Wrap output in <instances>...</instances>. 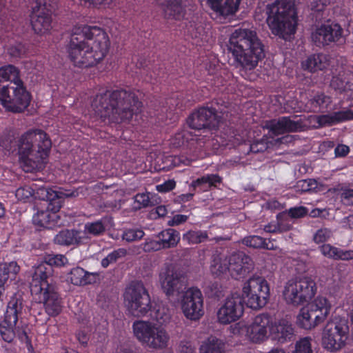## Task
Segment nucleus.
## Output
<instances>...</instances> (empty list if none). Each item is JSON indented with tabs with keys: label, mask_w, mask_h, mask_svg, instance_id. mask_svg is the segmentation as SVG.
Masks as SVG:
<instances>
[{
	"label": "nucleus",
	"mask_w": 353,
	"mask_h": 353,
	"mask_svg": "<svg viewBox=\"0 0 353 353\" xmlns=\"http://www.w3.org/2000/svg\"><path fill=\"white\" fill-rule=\"evenodd\" d=\"M110 41L106 32L97 27H75L70 36L68 51L74 65L79 68L92 67L106 55Z\"/></svg>",
	"instance_id": "nucleus-1"
},
{
	"label": "nucleus",
	"mask_w": 353,
	"mask_h": 353,
	"mask_svg": "<svg viewBox=\"0 0 353 353\" xmlns=\"http://www.w3.org/2000/svg\"><path fill=\"white\" fill-rule=\"evenodd\" d=\"M134 93L125 90L106 91L95 96L92 108L103 121L121 123L130 121L141 107Z\"/></svg>",
	"instance_id": "nucleus-2"
},
{
	"label": "nucleus",
	"mask_w": 353,
	"mask_h": 353,
	"mask_svg": "<svg viewBox=\"0 0 353 353\" xmlns=\"http://www.w3.org/2000/svg\"><path fill=\"white\" fill-rule=\"evenodd\" d=\"M264 46L254 30L239 28L230 35L228 50L246 70L255 68L264 57Z\"/></svg>",
	"instance_id": "nucleus-3"
},
{
	"label": "nucleus",
	"mask_w": 353,
	"mask_h": 353,
	"mask_svg": "<svg viewBox=\"0 0 353 353\" xmlns=\"http://www.w3.org/2000/svg\"><path fill=\"white\" fill-rule=\"evenodd\" d=\"M265 12L272 34L287 40L295 33L297 14L294 0H276L267 5Z\"/></svg>",
	"instance_id": "nucleus-4"
},
{
	"label": "nucleus",
	"mask_w": 353,
	"mask_h": 353,
	"mask_svg": "<svg viewBox=\"0 0 353 353\" xmlns=\"http://www.w3.org/2000/svg\"><path fill=\"white\" fill-rule=\"evenodd\" d=\"M132 328L134 336L145 347L156 350L168 347L170 335L163 327L148 321H137Z\"/></svg>",
	"instance_id": "nucleus-5"
},
{
	"label": "nucleus",
	"mask_w": 353,
	"mask_h": 353,
	"mask_svg": "<svg viewBox=\"0 0 353 353\" xmlns=\"http://www.w3.org/2000/svg\"><path fill=\"white\" fill-rule=\"evenodd\" d=\"M125 306L128 313L135 317H143L151 310L150 294L141 281H132L123 294Z\"/></svg>",
	"instance_id": "nucleus-6"
},
{
	"label": "nucleus",
	"mask_w": 353,
	"mask_h": 353,
	"mask_svg": "<svg viewBox=\"0 0 353 353\" xmlns=\"http://www.w3.org/2000/svg\"><path fill=\"white\" fill-rule=\"evenodd\" d=\"M349 338L347 320L335 318L325 325L322 334L321 344L330 352H337L346 345Z\"/></svg>",
	"instance_id": "nucleus-7"
},
{
	"label": "nucleus",
	"mask_w": 353,
	"mask_h": 353,
	"mask_svg": "<svg viewBox=\"0 0 353 353\" xmlns=\"http://www.w3.org/2000/svg\"><path fill=\"white\" fill-rule=\"evenodd\" d=\"M0 101L6 110L12 112H21L28 108L30 102V94L24 87L19 74L16 81L10 82L9 86L0 96Z\"/></svg>",
	"instance_id": "nucleus-8"
},
{
	"label": "nucleus",
	"mask_w": 353,
	"mask_h": 353,
	"mask_svg": "<svg viewBox=\"0 0 353 353\" xmlns=\"http://www.w3.org/2000/svg\"><path fill=\"white\" fill-rule=\"evenodd\" d=\"M159 283L168 299H179L188 290V279L179 268L169 265L159 273Z\"/></svg>",
	"instance_id": "nucleus-9"
},
{
	"label": "nucleus",
	"mask_w": 353,
	"mask_h": 353,
	"mask_svg": "<svg viewBox=\"0 0 353 353\" xmlns=\"http://www.w3.org/2000/svg\"><path fill=\"white\" fill-rule=\"evenodd\" d=\"M316 292V284L310 278L303 277L288 281L283 296L288 304L299 305L310 301Z\"/></svg>",
	"instance_id": "nucleus-10"
},
{
	"label": "nucleus",
	"mask_w": 353,
	"mask_h": 353,
	"mask_svg": "<svg viewBox=\"0 0 353 353\" xmlns=\"http://www.w3.org/2000/svg\"><path fill=\"white\" fill-rule=\"evenodd\" d=\"M243 296L248 307L258 310L266 305L270 297V286L262 276H253L243 288Z\"/></svg>",
	"instance_id": "nucleus-11"
},
{
	"label": "nucleus",
	"mask_w": 353,
	"mask_h": 353,
	"mask_svg": "<svg viewBox=\"0 0 353 353\" xmlns=\"http://www.w3.org/2000/svg\"><path fill=\"white\" fill-rule=\"evenodd\" d=\"M330 312L327 300L325 298L318 297L307 307L301 310L297 316L298 325L305 330H311L326 319Z\"/></svg>",
	"instance_id": "nucleus-12"
},
{
	"label": "nucleus",
	"mask_w": 353,
	"mask_h": 353,
	"mask_svg": "<svg viewBox=\"0 0 353 353\" xmlns=\"http://www.w3.org/2000/svg\"><path fill=\"white\" fill-rule=\"evenodd\" d=\"M24 310L21 296H14L9 301L3 321L0 323V334L6 342H12L15 337V326Z\"/></svg>",
	"instance_id": "nucleus-13"
},
{
	"label": "nucleus",
	"mask_w": 353,
	"mask_h": 353,
	"mask_svg": "<svg viewBox=\"0 0 353 353\" xmlns=\"http://www.w3.org/2000/svg\"><path fill=\"white\" fill-rule=\"evenodd\" d=\"M51 145V141L47 134L41 130L27 132L17 141L19 156L41 148L50 150Z\"/></svg>",
	"instance_id": "nucleus-14"
},
{
	"label": "nucleus",
	"mask_w": 353,
	"mask_h": 353,
	"mask_svg": "<svg viewBox=\"0 0 353 353\" xmlns=\"http://www.w3.org/2000/svg\"><path fill=\"white\" fill-rule=\"evenodd\" d=\"M180 297L181 309L186 318L196 321L203 315V297L199 289L190 288Z\"/></svg>",
	"instance_id": "nucleus-15"
},
{
	"label": "nucleus",
	"mask_w": 353,
	"mask_h": 353,
	"mask_svg": "<svg viewBox=\"0 0 353 353\" xmlns=\"http://www.w3.org/2000/svg\"><path fill=\"white\" fill-rule=\"evenodd\" d=\"M243 297L237 294H232L225 299L224 304L217 312V318L222 324H228L238 320L243 314Z\"/></svg>",
	"instance_id": "nucleus-16"
},
{
	"label": "nucleus",
	"mask_w": 353,
	"mask_h": 353,
	"mask_svg": "<svg viewBox=\"0 0 353 353\" xmlns=\"http://www.w3.org/2000/svg\"><path fill=\"white\" fill-rule=\"evenodd\" d=\"M79 195L77 190H54L50 188L41 187L35 190L34 196L48 203L47 209L51 210L54 213L58 212L62 206L65 198L76 197Z\"/></svg>",
	"instance_id": "nucleus-17"
},
{
	"label": "nucleus",
	"mask_w": 353,
	"mask_h": 353,
	"mask_svg": "<svg viewBox=\"0 0 353 353\" xmlns=\"http://www.w3.org/2000/svg\"><path fill=\"white\" fill-rule=\"evenodd\" d=\"M217 112L214 108H200L188 118L187 123L190 128L198 130L216 128L220 121Z\"/></svg>",
	"instance_id": "nucleus-18"
},
{
	"label": "nucleus",
	"mask_w": 353,
	"mask_h": 353,
	"mask_svg": "<svg viewBox=\"0 0 353 353\" xmlns=\"http://www.w3.org/2000/svg\"><path fill=\"white\" fill-rule=\"evenodd\" d=\"M54 268L46 263L42 262L35 267L30 283L31 294H37L39 290H44L55 285L53 277Z\"/></svg>",
	"instance_id": "nucleus-19"
},
{
	"label": "nucleus",
	"mask_w": 353,
	"mask_h": 353,
	"mask_svg": "<svg viewBox=\"0 0 353 353\" xmlns=\"http://www.w3.org/2000/svg\"><path fill=\"white\" fill-rule=\"evenodd\" d=\"M272 322L270 316L261 314L255 316L253 322L245 327V335L253 343H259L268 338V333L271 332Z\"/></svg>",
	"instance_id": "nucleus-20"
},
{
	"label": "nucleus",
	"mask_w": 353,
	"mask_h": 353,
	"mask_svg": "<svg viewBox=\"0 0 353 353\" xmlns=\"http://www.w3.org/2000/svg\"><path fill=\"white\" fill-rule=\"evenodd\" d=\"M43 290H39L37 294L32 296L35 301L43 304L46 312L50 316H57L61 311V305L56 285Z\"/></svg>",
	"instance_id": "nucleus-21"
},
{
	"label": "nucleus",
	"mask_w": 353,
	"mask_h": 353,
	"mask_svg": "<svg viewBox=\"0 0 353 353\" xmlns=\"http://www.w3.org/2000/svg\"><path fill=\"white\" fill-rule=\"evenodd\" d=\"M265 128L274 135L277 136L285 133L303 131L305 125L301 119L294 121L290 117H283L278 119L267 121Z\"/></svg>",
	"instance_id": "nucleus-22"
},
{
	"label": "nucleus",
	"mask_w": 353,
	"mask_h": 353,
	"mask_svg": "<svg viewBox=\"0 0 353 353\" xmlns=\"http://www.w3.org/2000/svg\"><path fill=\"white\" fill-rule=\"evenodd\" d=\"M342 35V28L339 24H325L317 28L312 34V40L321 47L338 41Z\"/></svg>",
	"instance_id": "nucleus-23"
},
{
	"label": "nucleus",
	"mask_w": 353,
	"mask_h": 353,
	"mask_svg": "<svg viewBox=\"0 0 353 353\" xmlns=\"http://www.w3.org/2000/svg\"><path fill=\"white\" fill-rule=\"evenodd\" d=\"M49 150L41 148L26 154L19 156V163L26 172H34L42 170L46 164Z\"/></svg>",
	"instance_id": "nucleus-24"
},
{
	"label": "nucleus",
	"mask_w": 353,
	"mask_h": 353,
	"mask_svg": "<svg viewBox=\"0 0 353 353\" xmlns=\"http://www.w3.org/2000/svg\"><path fill=\"white\" fill-rule=\"evenodd\" d=\"M229 257L230 274L235 279L243 276L254 268L252 259L243 252L233 253Z\"/></svg>",
	"instance_id": "nucleus-25"
},
{
	"label": "nucleus",
	"mask_w": 353,
	"mask_h": 353,
	"mask_svg": "<svg viewBox=\"0 0 353 353\" xmlns=\"http://www.w3.org/2000/svg\"><path fill=\"white\" fill-rule=\"evenodd\" d=\"M159 241H152L148 245V250L150 248L158 250L161 248H170L175 247L180 240L179 233L172 229L169 228L160 232L158 235Z\"/></svg>",
	"instance_id": "nucleus-26"
},
{
	"label": "nucleus",
	"mask_w": 353,
	"mask_h": 353,
	"mask_svg": "<svg viewBox=\"0 0 353 353\" xmlns=\"http://www.w3.org/2000/svg\"><path fill=\"white\" fill-rule=\"evenodd\" d=\"M161 7L163 16L168 19L180 20L184 17L185 10L181 0H156Z\"/></svg>",
	"instance_id": "nucleus-27"
},
{
	"label": "nucleus",
	"mask_w": 353,
	"mask_h": 353,
	"mask_svg": "<svg viewBox=\"0 0 353 353\" xmlns=\"http://www.w3.org/2000/svg\"><path fill=\"white\" fill-rule=\"evenodd\" d=\"M52 14L41 10H33L31 15V24L37 34H44L52 28Z\"/></svg>",
	"instance_id": "nucleus-28"
},
{
	"label": "nucleus",
	"mask_w": 353,
	"mask_h": 353,
	"mask_svg": "<svg viewBox=\"0 0 353 353\" xmlns=\"http://www.w3.org/2000/svg\"><path fill=\"white\" fill-rule=\"evenodd\" d=\"M210 8L221 16L227 17L238 10L240 0H208Z\"/></svg>",
	"instance_id": "nucleus-29"
},
{
	"label": "nucleus",
	"mask_w": 353,
	"mask_h": 353,
	"mask_svg": "<svg viewBox=\"0 0 353 353\" xmlns=\"http://www.w3.org/2000/svg\"><path fill=\"white\" fill-rule=\"evenodd\" d=\"M271 332L280 343L291 340L294 336L292 325L285 319H281L271 326Z\"/></svg>",
	"instance_id": "nucleus-30"
},
{
	"label": "nucleus",
	"mask_w": 353,
	"mask_h": 353,
	"mask_svg": "<svg viewBox=\"0 0 353 353\" xmlns=\"http://www.w3.org/2000/svg\"><path fill=\"white\" fill-rule=\"evenodd\" d=\"M54 242L60 245H74L81 243L79 232L74 230H63L54 238Z\"/></svg>",
	"instance_id": "nucleus-31"
},
{
	"label": "nucleus",
	"mask_w": 353,
	"mask_h": 353,
	"mask_svg": "<svg viewBox=\"0 0 353 353\" xmlns=\"http://www.w3.org/2000/svg\"><path fill=\"white\" fill-rule=\"evenodd\" d=\"M96 276V274L90 273L77 267L71 270L69 279L74 285H85L94 283Z\"/></svg>",
	"instance_id": "nucleus-32"
},
{
	"label": "nucleus",
	"mask_w": 353,
	"mask_h": 353,
	"mask_svg": "<svg viewBox=\"0 0 353 353\" xmlns=\"http://www.w3.org/2000/svg\"><path fill=\"white\" fill-rule=\"evenodd\" d=\"M353 119V111L345 110L335 112L332 114L321 115L318 117L320 125H332L335 123Z\"/></svg>",
	"instance_id": "nucleus-33"
},
{
	"label": "nucleus",
	"mask_w": 353,
	"mask_h": 353,
	"mask_svg": "<svg viewBox=\"0 0 353 353\" xmlns=\"http://www.w3.org/2000/svg\"><path fill=\"white\" fill-rule=\"evenodd\" d=\"M149 312L150 318L160 325L169 323L172 317V310L161 303L155 304Z\"/></svg>",
	"instance_id": "nucleus-34"
},
{
	"label": "nucleus",
	"mask_w": 353,
	"mask_h": 353,
	"mask_svg": "<svg viewBox=\"0 0 353 353\" xmlns=\"http://www.w3.org/2000/svg\"><path fill=\"white\" fill-rule=\"evenodd\" d=\"M19 74V70L12 65H8L0 68V96L9 86L10 82L16 81Z\"/></svg>",
	"instance_id": "nucleus-35"
},
{
	"label": "nucleus",
	"mask_w": 353,
	"mask_h": 353,
	"mask_svg": "<svg viewBox=\"0 0 353 353\" xmlns=\"http://www.w3.org/2000/svg\"><path fill=\"white\" fill-rule=\"evenodd\" d=\"M225 343L216 336H211L203 341L199 353H225Z\"/></svg>",
	"instance_id": "nucleus-36"
},
{
	"label": "nucleus",
	"mask_w": 353,
	"mask_h": 353,
	"mask_svg": "<svg viewBox=\"0 0 353 353\" xmlns=\"http://www.w3.org/2000/svg\"><path fill=\"white\" fill-rule=\"evenodd\" d=\"M302 64L304 69L310 72L322 70L328 65L327 59L323 54H312L307 57Z\"/></svg>",
	"instance_id": "nucleus-37"
},
{
	"label": "nucleus",
	"mask_w": 353,
	"mask_h": 353,
	"mask_svg": "<svg viewBox=\"0 0 353 353\" xmlns=\"http://www.w3.org/2000/svg\"><path fill=\"white\" fill-rule=\"evenodd\" d=\"M20 268L16 262L0 264V287L3 286L8 281L14 279Z\"/></svg>",
	"instance_id": "nucleus-38"
},
{
	"label": "nucleus",
	"mask_w": 353,
	"mask_h": 353,
	"mask_svg": "<svg viewBox=\"0 0 353 353\" xmlns=\"http://www.w3.org/2000/svg\"><path fill=\"white\" fill-rule=\"evenodd\" d=\"M212 258L210 270L213 274L219 276L228 272L230 273L229 257L222 256L220 254H214Z\"/></svg>",
	"instance_id": "nucleus-39"
},
{
	"label": "nucleus",
	"mask_w": 353,
	"mask_h": 353,
	"mask_svg": "<svg viewBox=\"0 0 353 353\" xmlns=\"http://www.w3.org/2000/svg\"><path fill=\"white\" fill-rule=\"evenodd\" d=\"M349 79L345 73H340L334 77L330 82V86L339 93L345 92L349 88Z\"/></svg>",
	"instance_id": "nucleus-40"
},
{
	"label": "nucleus",
	"mask_w": 353,
	"mask_h": 353,
	"mask_svg": "<svg viewBox=\"0 0 353 353\" xmlns=\"http://www.w3.org/2000/svg\"><path fill=\"white\" fill-rule=\"evenodd\" d=\"M50 210L38 211L33 216L32 222L34 225L43 228H49L52 215L49 212Z\"/></svg>",
	"instance_id": "nucleus-41"
},
{
	"label": "nucleus",
	"mask_w": 353,
	"mask_h": 353,
	"mask_svg": "<svg viewBox=\"0 0 353 353\" xmlns=\"http://www.w3.org/2000/svg\"><path fill=\"white\" fill-rule=\"evenodd\" d=\"M188 34L192 39L198 40H205L207 37L205 28L201 23H190L188 28Z\"/></svg>",
	"instance_id": "nucleus-42"
},
{
	"label": "nucleus",
	"mask_w": 353,
	"mask_h": 353,
	"mask_svg": "<svg viewBox=\"0 0 353 353\" xmlns=\"http://www.w3.org/2000/svg\"><path fill=\"white\" fill-rule=\"evenodd\" d=\"M208 239L206 232L203 231H188L183 235V240L187 241L190 244H197Z\"/></svg>",
	"instance_id": "nucleus-43"
},
{
	"label": "nucleus",
	"mask_w": 353,
	"mask_h": 353,
	"mask_svg": "<svg viewBox=\"0 0 353 353\" xmlns=\"http://www.w3.org/2000/svg\"><path fill=\"white\" fill-rule=\"evenodd\" d=\"M57 6V0H36V6L33 10H41L43 12L52 13Z\"/></svg>",
	"instance_id": "nucleus-44"
},
{
	"label": "nucleus",
	"mask_w": 353,
	"mask_h": 353,
	"mask_svg": "<svg viewBox=\"0 0 353 353\" xmlns=\"http://www.w3.org/2000/svg\"><path fill=\"white\" fill-rule=\"evenodd\" d=\"M221 181V178L217 174H210L204 176L200 179H197L196 181H194L192 183V185L194 188L196 186L202 185L203 183H208L209 187L214 186L215 183H220Z\"/></svg>",
	"instance_id": "nucleus-45"
},
{
	"label": "nucleus",
	"mask_w": 353,
	"mask_h": 353,
	"mask_svg": "<svg viewBox=\"0 0 353 353\" xmlns=\"http://www.w3.org/2000/svg\"><path fill=\"white\" fill-rule=\"evenodd\" d=\"M318 183L315 179H309L300 180L296 183V188L299 191L309 192L315 190L317 188Z\"/></svg>",
	"instance_id": "nucleus-46"
},
{
	"label": "nucleus",
	"mask_w": 353,
	"mask_h": 353,
	"mask_svg": "<svg viewBox=\"0 0 353 353\" xmlns=\"http://www.w3.org/2000/svg\"><path fill=\"white\" fill-rule=\"evenodd\" d=\"M310 341V338L305 337L297 341L292 353H312Z\"/></svg>",
	"instance_id": "nucleus-47"
},
{
	"label": "nucleus",
	"mask_w": 353,
	"mask_h": 353,
	"mask_svg": "<svg viewBox=\"0 0 353 353\" xmlns=\"http://www.w3.org/2000/svg\"><path fill=\"white\" fill-rule=\"evenodd\" d=\"M17 145V141L12 134H5L0 138V147L6 151L12 150Z\"/></svg>",
	"instance_id": "nucleus-48"
},
{
	"label": "nucleus",
	"mask_w": 353,
	"mask_h": 353,
	"mask_svg": "<svg viewBox=\"0 0 353 353\" xmlns=\"http://www.w3.org/2000/svg\"><path fill=\"white\" fill-rule=\"evenodd\" d=\"M265 239L259 236H250L243 239V243L247 246L261 249L264 247Z\"/></svg>",
	"instance_id": "nucleus-49"
},
{
	"label": "nucleus",
	"mask_w": 353,
	"mask_h": 353,
	"mask_svg": "<svg viewBox=\"0 0 353 353\" xmlns=\"http://www.w3.org/2000/svg\"><path fill=\"white\" fill-rule=\"evenodd\" d=\"M332 236V232L327 228L318 230L313 236V241L316 243H323L327 241Z\"/></svg>",
	"instance_id": "nucleus-50"
},
{
	"label": "nucleus",
	"mask_w": 353,
	"mask_h": 353,
	"mask_svg": "<svg viewBox=\"0 0 353 353\" xmlns=\"http://www.w3.org/2000/svg\"><path fill=\"white\" fill-rule=\"evenodd\" d=\"M66 258L61 254L48 255L44 259V263H48L52 268L53 266H61L64 265Z\"/></svg>",
	"instance_id": "nucleus-51"
},
{
	"label": "nucleus",
	"mask_w": 353,
	"mask_h": 353,
	"mask_svg": "<svg viewBox=\"0 0 353 353\" xmlns=\"http://www.w3.org/2000/svg\"><path fill=\"white\" fill-rule=\"evenodd\" d=\"M269 142L265 139L254 141L250 145V152L253 153L263 152L269 148Z\"/></svg>",
	"instance_id": "nucleus-52"
},
{
	"label": "nucleus",
	"mask_w": 353,
	"mask_h": 353,
	"mask_svg": "<svg viewBox=\"0 0 353 353\" xmlns=\"http://www.w3.org/2000/svg\"><path fill=\"white\" fill-rule=\"evenodd\" d=\"M144 235V232L140 230L130 229L124 232L123 239L130 242L141 239Z\"/></svg>",
	"instance_id": "nucleus-53"
},
{
	"label": "nucleus",
	"mask_w": 353,
	"mask_h": 353,
	"mask_svg": "<svg viewBox=\"0 0 353 353\" xmlns=\"http://www.w3.org/2000/svg\"><path fill=\"white\" fill-rule=\"evenodd\" d=\"M320 250L324 256L336 260L338 248L334 247L330 244H323L320 247Z\"/></svg>",
	"instance_id": "nucleus-54"
},
{
	"label": "nucleus",
	"mask_w": 353,
	"mask_h": 353,
	"mask_svg": "<svg viewBox=\"0 0 353 353\" xmlns=\"http://www.w3.org/2000/svg\"><path fill=\"white\" fill-rule=\"evenodd\" d=\"M86 230L92 234L97 235L105 230V227L101 221H96L85 225Z\"/></svg>",
	"instance_id": "nucleus-55"
},
{
	"label": "nucleus",
	"mask_w": 353,
	"mask_h": 353,
	"mask_svg": "<svg viewBox=\"0 0 353 353\" xmlns=\"http://www.w3.org/2000/svg\"><path fill=\"white\" fill-rule=\"evenodd\" d=\"M26 52V47L21 43H17L9 48V54L14 58L21 57Z\"/></svg>",
	"instance_id": "nucleus-56"
},
{
	"label": "nucleus",
	"mask_w": 353,
	"mask_h": 353,
	"mask_svg": "<svg viewBox=\"0 0 353 353\" xmlns=\"http://www.w3.org/2000/svg\"><path fill=\"white\" fill-rule=\"evenodd\" d=\"M123 254L125 253L123 251H114L108 254L101 261V265L103 268H107L110 263L116 262L118 258L121 256L120 253Z\"/></svg>",
	"instance_id": "nucleus-57"
},
{
	"label": "nucleus",
	"mask_w": 353,
	"mask_h": 353,
	"mask_svg": "<svg viewBox=\"0 0 353 353\" xmlns=\"http://www.w3.org/2000/svg\"><path fill=\"white\" fill-rule=\"evenodd\" d=\"M341 199L345 205H353V189H343Z\"/></svg>",
	"instance_id": "nucleus-58"
},
{
	"label": "nucleus",
	"mask_w": 353,
	"mask_h": 353,
	"mask_svg": "<svg viewBox=\"0 0 353 353\" xmlns=\"http://www.w3.org/2000/svg\"><path fill=\"white\" fill-rule=\"evenodd\" d=\"M307 213V210L303 206L290 208L288 214L291 218H300L304 216Z\"/></svg>",
	"instance_id": "nucleus-59"
},
{
	"label": "nucleus",
	"mask_w": 353,
	"mask_h": 353,
	"mask_svg": "<svg viewBox=\"0 0 353 353\" xmlns=\"http://www.w3.org/2000/svg\"><path fill=\"white\" fill-rule=\"evenodd\" d=\"M135 201L139 203L142 207H148L153 205L152 202L150 201L149 198V195L148 194H137L135 196Z\"/></svg>",
	"instance_id": "nucleus-60"
},
{
	"label": "nucleus",
	"mask_w": 353,
	"mask_h": 353,
	"mask_svg": "<svg viewBox=\"0 0 353 353\" xmlns=\"http://www.w3.org/2000/svg\"><path fill=\"white\" fill-rule=\"evenodd\" d=\"M176 182L173 179L168 180L163 184L157 186V190L160 192H166L174 188Z\"/></svg>",
	"instance_id": "nucleus-61"
},
{
	"label": "nucleus",
	"mask_w": 353,
	"mask_h": 353,
	"mask_svg": "<svg viewBox=\"0 0 353 353\" xmlns=\"http://www.w3.org/2000/svg\"><path fill=\"white\" fill-rule=\"evenodd\" d=\"M353 259V250H343L338 248L336 260H351Z\"/></svg>",
	"instance_id": "nucleus-62"
},
{
	"label": "nucleus",
	"mask_w": 353,
	"mask_h": 353,
	"mask_svg": "<svg viewBox=\"0 0 353 353\" xmlns=\"http://www.w3.org/2000/svg\"><path fill=\"white\" fill-rule=\"evenodd\" d=\"M188 220V216L183 214H176L173 216L172 219L168 221V225L170 226L179 225L185 223Z\"/></svg>",
	"instance_id": "nucleus-63"
},
{
	"label": "nucleus",
	"mask_w": 353,
	"mask_h": 353,
	"mask_svg": "<svg viewBox=\"0 0 353 353\" xmlns=\"http://www.w3.org/2000/svg\"><path fill=\"white\" fill-rule=\"evenodd\" d=\"M350 151L349 147L345 145H339L334 150L336 157H345Z\"/></svg>",
	"instance_id": "nucleus-64"
}]
</instances>
